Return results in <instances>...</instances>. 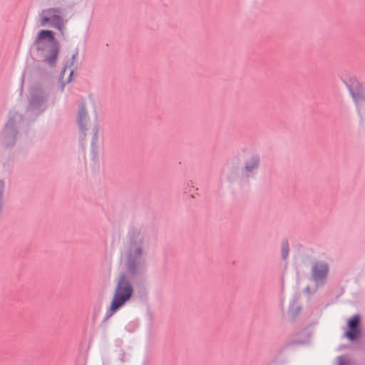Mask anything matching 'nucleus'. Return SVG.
I'll use <instances>...</instances> for the list:
<instances>
[{"label": "nucleus", "mask_w": 365, "mask_h": 365, "mask_svg": "<svg viewBox=\"0 0 365 365\" xmlns=\"http://www.w3.org/2000/svg\"><path fill=\"white\" fill-rule=\"evenodd\" d=\"M145 242V235L135 229L130 230L123 241L121 254L125 259L127 273L129 276H133L138 272L140 259L144 253Z\"/></svg>", "instance_id": "nucleus-1"}, {"label": "nucleus", "mask_w": 365, "mask_h": 365, "mask_svg": "<svg viewBox=\"0 0 365 365\" xmlns=\"http://www.w3.org/2000/svg\"><path fill=\"white\" fill-rule=\"evenodd\" d=\"M97 108L96 101L89 97L81 103L77 117L81 135L83 138L91 136L92 145H95L98 140Z\"/></svg>", "instance_id": "nucleus-2"}, {"label": "nucleus", "mask_w": 365, "mask_h": 365, "mask_svg": "<svg viewBox=\"0 0 365 365\" xmlns=\"http://www.w3.org/2000/svg\"><path fill=\"white\" fill-rule=\"evenodd\" d=\"M34 46L38 53L48 64L55 65L59 53V44L51 30H40L35 38Z\"/></svg>", "instance_id": "nucleus-3"}, {"label": "nucleus", "mask_w": 365, "mask_h": 365, "mask_svg": "<svg viewBox=\"0 0 365 365\" xmlns=\"http://www.w3.org/2000/svg\"><path fill=\"white\" fill-rule=\"evenodd\" d=\"M133 293V287L125 274L120 275L108 312L113 315L128 302Z\"/></svg>", "instance_id": "nucleus-4"}, {"label": "nucleus", "mask_w": 365, "mask_h": 365, "mask_svg": "<svg viewBox=\"0 0 365 365\" xmlns=\"http://www.w3.org/2000/svg\"><path fill=\"white\" fill-rule=\"evenodd\" d=\"M39 22L41 26H51L63 35L66 30L67 20L63 17L61 9L49 8L42 11Z\"/></svg>", "instance_id": "nucleus-5"}, {"label": "nucleus", "mask_w": 365, "mask_h": 365, "mask_svg": "<svg viewBox=\"0 0 365 365\" xmlns=\"http://www.w3.org/2000/svg\"><path fill=\"white\" fill-rule=\"evenodd\" d=\"M329 270L328 264L324 261H316L312 264L311 274L317 285H322L325 283Z\"/></svg>", "instance_id": "nucleus-6"}, {"label": "nucleus", "mask_w": 365, "mask_h": 365, "mask_svg": "<svg viewBox=\"0 0 365 365\" xmlns=\"http://www.w3.org/2000/svg\"><path fill=\"white\" fill-rule=\"evenodd\" d=\"M361 318L359 315L352 316L347 322L348 330L345 332L344 336L350 341H354L361 336V328L359 323Z\"/></svg>", "instance_id": "nucleus-7"}, {"label": "nucleus", "mask_w": 365, "mask_h": 365, "mask_svg": "<svg viewBox=\"0 0 365 365\" xmlns=\"http://www.w3.org/2000/svg\"><path fill=\"white\" fill-rule=\"evenodd\" d=\"M78 56V51L72 55V57L66 63L64 69L61 73V81L63 86L70 83L73 80V73L76 70V61Z\"/></svg>", "instance_id": "nucleus-8"}, {"label": "nucleus", "mask_w": 365, "mask_h": 365, "mask_svg": "<svg viewBox=\"0 0 365 365\" xmlns=\"http://www.w3.org/2000/svg\"><path fill=\"white\" fill-rule=\"evenodd\" d=\"M259 156L258 155H250L245 162V170L247 173H252L256 170L259 164Z\"/></svg>", "instance_id": "nucleus-9"}, {"label": "nucleus", "mask_w": 365, "mask_h": 365, "mask_svg": "<svg viewBox=\"0 0 365 365\" xmlns=\"http://www.w3.org/2000/svg\"><path fill=\"white\" fill-rule=\"evenodd\" d=\"M302 311L301 307L296 302H293L290 305L288 317L290 320H294L300 314Z\"/></svg>", "instance_id": "nucleus-10"}, {"label": "nucleus", "mask_w": 365, "mask_h": 365, "mask_svg": "<svg viewBox=\"0 0 365 365\" xmlns=\"http://www.w3.org/2000/svg\"><path fill=\"white\" fill-rule=\"evenodd\" d=\"M282 256L283 259H287L289 255V245L287 242H283L281 246Z\"/></svg>", "instance_id": "nucleus-11"}, {"label": "nucleus", "mask_w": 365, "mask_h": 365, "mask_svg": "<svg viewBox=\"0 0 365 365\" xmlns=\"http://www.w3.org/2000/svg\"><path fill=\"white\" fill-rule=\"evenodd\" d=\"M338 365H348L349 364V359L347 357L344 356H339L338 359Z\"/></svg>", "instance_id": "nucleus-12"}, {"label": "nucleus", "mask_w": 365, "mask_h": 365, "mask_svg": "<svg viewBox=\"0 0 365 365\" xmlns=\"http://www.w3.org/2000/svg\"><path fill=\"white\" fill-rule=\"evenodd\" d=\"M4 182L0 180V200H3V193L4 190Z\"/></svg>", "instance_id": "nucleus-13"}, {"label": "nucleus", "mask_w": 365, "mask_h": 365, "mask_svg": "<svg viewBox=\"0 0 365 365\" xmlns=\"http://www.w3.org/2000/svg\"><path fill=\"white\" fill-rule=\"evenodd\" d=\"M6 141H5V144L6 145H11L14 143V139H12L11 140H9V133H6Z\"/></svg>", "instance_id": "nucleus-14"}]
</instances>
